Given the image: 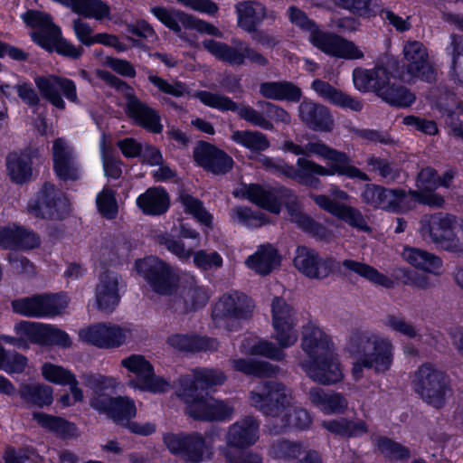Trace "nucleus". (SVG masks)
Segmentation results:
<instances>
[{"instance_id":"f257e3e1","label":"nucleus","mask_w":463,"mask_h":463,"mask_svg":"<svg viewBox=\"0 0 463 463\" xmlns=\"http://www.w3.org/2000/svg\"><path fill=\"white\" fill-rule=\"evenodd\" d=\"M281 149L296 156H317L326 161L329 166L325 167L303 157L297 160L298 169L287 165L282 160L265 156H260L257 159L267 170L297 179L301 184L310 186H316L319 183L318 180L310 177L313 175L325 176L337 174L367 180L365 174L351 165V160L346 154L333 149L322 142H308L305 146H301L292 141H286L283 143Z\"/></svg>"},{"instance_id":"f03ea898","label":"nucleus","mask_w":463,"mask_h":463,"mask_svg":"<svg viewBox=\"0 0 463 463\" xmlns=\"http://www.w3.org/2000/svg\"><path fill=\"white\" fill-rule=\"evenodd\" d=\"M136 270L156 294L182 300L187 310L204 306L208 295L192 274L177 271L155 256L136 261Z\"/></svg>"},{"instance_id":"7ed1b4c3","label":"nucleus","mask_w":463,"mask_h":463,"mask_svg":"<svg viewBox=\"0 0 463 463\" xmlns=\"http://www.w3.org/2000/svg\"><path fill=\"white\" fill-rule=\"evenodd\" d=\"M298 365L315 382L333 384L343 379V368L332 338L318 326L308 322L302 328Z\"/></svg>"},{"instance_id":"20e7f679","label":"nucleus","mask_w":463,"mask_h":463,"mask_svg":"<svg viewBox=\"0 0 463 463\" xmlns=\"http://www.w3.org/2000/svg\"><path fill=\"white\" fill-rule=\"evenodd\" d=\"M224 380L222 372L206 368L195 370L193 379L184 377L180 380L178 395L187 404L190 416L206 420H224L231 417L232 406L210 396H200L203 391L222 384Z\"/></svg>"},{"instance_id":"39448f33","label":"nucleus","mask_w":463,"mask_h":463,"mask_svg":"<svg viewBox=\"0 0 463 463\" xmlns=\"http://www.w3.org/2000/svg\"><path fill=\"white\" fill-rule=\"evenodd\" d=\"M271 325L273 327V338L279 346L267 340L248 336L241 344V353L249 355H262L275 360H281L284 357L282 349L294 345L298 340L296 313L282 298H275L272 300Z\"/></svg>"},{"instance_id":"423d86ee","label":"nucleus","mask_w":463,"mask_h":463,"mask_svg":"<svg viewBox=\"0 0 463 463\" xmlns=\"http://www.w3.org/2000/svg\"><path fill=\"white\" fill-rule=\"evenodd\" d=\"M345 350L354 358L352 374L355 380L364 369L383 373L392 362V345L389 339L367 332H354L347 338Z\"/></svg>"},{"instance_id":"0eeeda50","label":"nucleus","mask_w":463,"mask_h":463,"mask_svg":"<svg viewBox=\"0 0 463 463\" xmlns=\"http://www.w3.org/2000/svg\"><path fill=\"white\" fill-rule=\"evenodd\" d=\"M250 399L253 406L268 415L279 419L284 427L304 429L311 422L308 412L295 407L288 392L279 383L258 385L251 392Z\"/></svg>"},{"instance_id":"6e6552de","label":"nucleus","mask_w":463,"mask_h":463,"mask_svg":"<svg viewBox=\"0 0 463 463\" xmlns=\"http://www.w3.org/2000/svg\"><path fill=\"white\" fill-rule=\"evenodd\" d=\"M85 385L92 391L90 402L95 410L108 414L117 422L136 416L137 409L133 400L128 397L110 396L120 385L118 378L91 374L85 377Z\"/></svg>"},{"instance_id":"1a4fd4ad","label":"nucleus","mask_w":463,"mask_h":463,"mask_svg":"<svg viewBox=\"0 0 463 463\" xmlns=\"http://www.w3.org/2000/svg\"><path fill=\"white\" fill-rule=\"evenodd\" d=\"M288 15L291 24L309 33V42L324 53L346 60H357L364 57L363 51L354 43L336 34L318 30L302 10L290 6Z\"/></svg>"},{"instance_id":"9d476101","label":"nucleus","mask_w":463,"mask_h":463,"mask_svg":"<svg viewBox=\"0 0 463 463\" xmlns=\"http://www.w3.org/2000/svg\"><path fill=\"white\" fill-rule=\"evenodd\" d=\"M24 23L33 29L32 40L48 52L55 51L70 58H79L82 48L76 47L61 37V29L52 23V17L43 12L27 11L21 15Z\"/></svg>"},{"instance_id":"9b49d317","label":"nucleus","mask_w":463,"mask_h":463,"mask_svg":"<svg viewBox=\"0 0 463 463\" xmlns=\"http://www.w3.org/2000/svg\"><path fill=\"white\" fill-rule=\"evenodd\" d=\"M236 196H242L269 211L271 213L278 214L281 209V202L287 203V210L290 215L291 221L298 223L304 230L310 232H315L316 224L307 216L303 215L295 203V196L288 194V191H282L279 194L276 191L263 188L258 184H244L234 192Z\"/></svg>"},{"instance_id":"f8f14e48","label":"nucleus","mask_w":463,"mask_h":463,"mask_svg":"<svg viewBox=\"0 0 463 463\" xmlns=\"http://www.w3.org/2000/svg\"><path fill=\"white\" fill-rule=\"evenodd\" d=\"M420 232L452 252L463 251V220L439 213L426 215L420 221Z\"/></svg>"},{"instance_id":"ddd939ff","label":"nucleus","mask_w":463,"mask_h":463,"mask_svg":"<svg viewBox=\"0 0 463 463\" xmlns=\"http://www.w3.org/2000/svg\"><path fill=\"white\" fill-rule=\"evenodd\" d=\"M412 387L424 402L436 408L444 406L452 394L447 374L430 364H423L416 371Z\"/></svg>"},{"instance_id":"4468645a","label":"nucleus","mask_w":463,"mask_h":463,"mask_svg":"<svg viewBox=\"0 0 463 463\" xmlns=\"http://www.w3.org/2000/svg\"><path fill=\"white\" fill-rule=\"evenodd\" d=\"M120 364L129 373L135 375V379L128 382L130 387L154 393L169 390V383L162 377L155 375L152 364L144 356L131 354L123 358Z\"/></svg>"},{"instance_id":"2eb2a0df","label":"nucleus","mask_w":463,"mask_h":463,"mask_svg":"<svg viewBox=\"0 0 463 463\" xmlns=\"http://www.w3.org/2000/svg\"><path fill=\"white\" fill-rule=\"evenodd\" d=\"M100 78L114 85L118 91L126 97V108L128 114L139 125L154 133H160L163 126L160 123L158 114L150 108L142 104L134 95L133 90L119 81L118 79L106 71H99Z\"/></svg>"},{"instance_id":"dca6fc26","label":"nucleus","mask_w":463,"mask_h":463,"mask_svg":"<svg viewBox=\"0 0 463 463\" xmlns=\"http://www.w3.org/2000/svg\"><path fill=\"white\" fill-rule=\"evenodd\" d=\"M164 442L172 453L179 454L188 461L200 462L209 459L213 455V436L211 434L205 437L197 434L188 437L166 434Z\"/></svg>"},{"instance_id":"f3484780","label":"nucleus","mask_w":463,"mask_h":463,"mask_svg":"<svg viewBox=\"0 0 463 463\" xmlns=\"http://www.w3.org/2000/svg\"><path fill=\"white\" fill-rule=\"evenodd\" d=\"M329 193L333 199L324 194H312L311 198L321 209L343 220L349 225L363 232L370 230L362 213L357 209L336 202V200L346 201L349 198L345 192L336 186H331Z\"/></svg>"},{"instance_id":"a211bd4d","label":"nucleus","mask_w":463,"mask_h":463,"mask_svg":"<svg viewBox=\"0 0 463 463\" xmlns=\"http://www.w3.org/2000/svg\"><path fill=\"white\" fill-rule=\"evenodd\" d=\"M69 305L65 295H37L13 302L14 310L26 317H52L61 315Z\"/></svg>"},{"instance_id":"6ab92c4d","label":"nucleus","mask_w":463,"mask_h":463,"mask_svg":"<svg viewBox=\"0 0 463 463\" xmlns=\"http://www.w3.org/2000/svg\"><path fill=\"white\" fill-rule=\"evenodd\" d=\"M80 340L101 348L118 347L132 337V330L128 326L114 324H95L80 329Z\"/></svg>"},{"instance_id":"aec40b11","label":"nucleus","mask_w":463,"mask_h":463,"mask_svg":"<svg viewBox=\"0 0 463 463\" xmlns=\"http://www.w3.org/2000/svg\"><path fill=\"white\" fill-rule=\"evenodd\" d=\"M69 210L67 200L52 184H45L27 205L28 213L37 218H60Z\"/></svg>"},{"instance_id":"412c9836","label":"nucleus","mask_w":463,"mask_h":463,"mask_svg":"<svg viewBox=\"0 0 463 463\" xmlns=\"http://www.w3.org/2000/svg\"><path fill=\"white\" fill-rule=\"evenodd\" d=\"M151 13L167 28L180 33L182 28L194 29L199 33L222 37V33L211 24L194 18V16L175 9L153 7Z\"/></svg>"},{"instance_id":"4be33fe9","label":"nucleus","mask_w":463,"mask_h":463,"mask_svg":"<svg viewBox=\"0 0 463 463\" xmlns=\"http://www.w3.org/2000/svg\"><path fill=\"white\" fill-rule=\"evenodd\" d=\"M383 205L382 209L403 213L412 209L417 203L431 207H441L444 199L439 194H418L416 191L402 189H384Z\"/></svg>"},{"instance_id":"5701e85b","label":"nucleus","mask_w":463,"mask_h":463,"mask_svg":"<svg viewBox=\"0 0 463 463\" xmlns=\"http://www.w3.org/2000/svg\"><path fill=\"white\" fill-rule=\"evenodd\" d=\"M234 43V47H232L221 42L205 40L203 47L217 59L232 65L243 64L246 59L259 65L266 64V58L247 44L241 42Z\"/></svg>"},{"instance_id":"b1692460","label":"nucleus","mask_w":463,"mask_h":463,"mask_svg":"<svg viewBox=\"0 0 463 463\" xmlns=\"http://www.w3.org/2000/svg\"><path fill=\"white\" fill-rule=\"evenodd\" d=\"M403 59L406 63L408 80H430L433 69L430 62L429 53L424 44L418 41H409L403 45Z\"/></svg>"},{"instance_id":"393cba45","label":"nucleus","mask_w":463,"mask_h":463,"mask_svg":"<svg viewBox=\"0 0 463 463\" xmlns=\"http://www.w3.org/2000/svg\"><path fill=\"white\" fill-rule=\"evenodd\" d=\"M53 170L56 175L64 181L77 180L82 175L73 147L62 138H57L52 144Z\"/></svg>"},{"instance_id":"a878e982","label":"nucleus","mask_w":463,"mask_h":463,"mask_svg":"<svg viewBox=\"0 0 463 463\" xmlns=\"http://www.w3.org/2000/svg\"><path fill=\"white\" fill-rule=\"evenodd\" d=\"M251 308V301L246 296L239 293L225 295L215 304L213 320L218 326H228L234 318L245 317Z\"/></svg>"},{"instance_id":"bb28decb","label":"nucleus","mask_w":463,"mask_h":463,"mask_svg":"<svg viewBox=\"0 0 463 463\" xmlns=\"http://www.w3.org/2000/svg\"><path fill=\"white\" fill-rule=\"evenodd\" d=\"M391 78L388 68L383 64H378L373 69L359 67L353 71L354 88L364 93L373 91L379 97L390 84Z\"/></svg>"},{"instance_id":"cd10ccee","label":"nucleus","mask_w":463,"mask_h":463,"mask_svg":"<svg viewBox=\"0 0 463 463\" xmlns=\"http://www.w3.org/2000/svg\"><path fill=\"white\" fill-rule=\"evenodd\" d=\"M34 82L41 94L58 109H63L65 105L59 91H62L69 100H77L76 86L71 80L46 76L36 77Z\"/></svg>"},{"instance_id":"c85d7f7f","label":"nucleus","mask_w":463,"mask_h":463,"mask_svg":"<svg viewBox=\"0 0 463 463\" xmlns=\"http://www.w3.org/2000/svg\"><path fill=\"white\" fill-rule=\"evenodd\" d=\"M197 165L213 174H224L233 165V160L223 151L207 143H199L194 151Z\"/></svg>"},{"instance_id":"c756f323","label":"nucleus","mask_w":463,"mask_h":463,"mask_svg":"<svg viewBox=\"0 0 463 463\" xmlns=\"http://www.w3.org/2000/svg\"><path fill=\"white\" fill-rule=\"evenodd\" d=\"M119 278L112 271H105L99 276L95 290V304L102 312H111L118 305Z\"/></svg>"},{"instance_id":"7c9ffc66","label":"nucleus","mask_w":463,"mask_h":463,"mask_svg":"<svg viewBox=\"0 0 463 463\" xmlns=\"http://www.w3.org/2000/svg\"><path fill=\"white\" fill-rule=\"evenodd\" d=\"M294 266L304 275L312 279L326 278L330 272V263L308 248L299 247L294 258Z\"/></svg>"},{"instance_id":"2f4dec72","label":"nucleus","mask_w":463,"mask_h":463,"mask_svg":"<svg viewBox=\"0 0 463 463\" xmlns=\"http://www.w3.org/2000/svg\"><path fill=\"white\" fill-rule=\"evenodd\" d=\"M257 431L258 425L252 419H245L232 425L226 437L229 449H234L236 455L241 454L240 449L256 442Z\"/></svg>"},{"instance_id":"473e14b6","label":"nucleus","mask_w":463,"mask_h":463,"mask_svg":"<svg viewBox=\"0 0 463 463\" xmlns=\"http://www.w3.org/2000/svg\"><path fill=\"white\" fill-rule=\"evenodd\" d=\"M301 120L314 130L329 131L333 119L328 109L310 100H303L298 107Z\"/></svg>"},{"instance_id":"72a5a7b5","label":"nucleus","mask_w":463,"mask_h":463,"mask_svg":"<svg viewBox=\"0 0 463 463\" xmlns=\"http://www.w3.org/2000/svg\"><path fill=\"white\" fill-rule=\"evenodd\" d=\"M137 206L146 215H161L170 206V197L163 187H150L136 199Z\"/></svg>"},{"instance_id":"f704fd0d","label":"nucleus","mask_w":463,"mask_h":463,"mask_svg":"<svg viewBox=\"0 0 463 463\" xmlns=\"http://www.w3.org/2000/svg\"><path fill=\"white\" fill-rule=\"evenodd\" d=\"M280 256L271 245L260 246L257 250L245 260V265L260 275H268L280 265Z\"/></svg>"},{"instance_id":"c9c22d12","label":"nucleus","mask_w":463,"mask_h":463,"mask_svg":"<svg viewBox=\"0 0 463 463\" xmlns=\"http://www.w3.org/2000/svg\"><path fill=\"white\" fill-rule=\"evenodd\" d=\"M312 89L321 98L335 106L347 108L356 112L361 111L363 109V103L360 100L344 93L321 80H315L312 82Z\"/></svg>"},{"instance_id":"e433bc0d","label":"nucleus","mask_w":463,"mask_h":463,"mask_svg":"<svg viewBox=\"0 0 463 463\" xmlns=\"http://www.w3.org/2000/svg\"><path fill=\"white\" fill-rule=\"evenodd\" d=\"M6 169L14 183L27 182L33 175L30 154L27 151L10 153L6 157Z\"/></svg>"},{"instance_id":"4c0bfd02","label":"nucleus","mask_w":463,"mask_h":463,"mask_svg":"<svg viewBox=\"0 0 463 463\" xmlns=\"http://www.w3.org/2000/svg\"><path fill=\"white\" fill-rule=\"evenodd\" d=\"M402 259L416 269L438 274L442 267L439 258L426 250L405 247L402 252Z\"/></svg>"},{"instance_id":"58836bf2","label":"nucleus","mask_w":463,"mask_h":463,"mask_svg":"<svg viewBox=\"0 0 463 463\" xmlns=\"http://www.w3.org/2000/svg\"><path fill=\"white\" fill-rule=\"evenodd\" d=\"M309 400L325 414L341 413L347 407V402L341 394L326 393L318 387L309 391Z\"/></svg>"},{"instance_id":"ea45409f","label":"nucleus","mask_w":463,"mask_h":463,"mask_svg":"<svg viewBox=\"0 0 463 463\" xmlns=\"http://www.w3.org/2000/svg\"><path fill=\"white\" fill-rule=\"evenodd\" d=\"M238 23L246 31H252L266 15L265 7L259 2L245 1L236 5Z\"/></svg>"},{"instance_id":"a19ab883","label":"nucleus","mask_w":463,"mask_h":463,"mask_svg":"<svg viewBox=\"0 0 463 463\" xmlns=\"http://www.w3.org/2000/svg\"><path fill=\"white\" fill-rule=\"evenodd\" d=\"M260 91L267 99L277 100L298 101L301 91L291 82H266L260 85Z\"/></svg>"},{"instance_id":"79ce46f5","label":"nucleus","mask_w":463,"mask_h":463,"mask_svg":"<svg viewBox=\"0 0 463 463\" xmlns=\"http://www.w3.org/2000/svg\"><path fill=\"white\" fill-rule=\"evenodd\" d=\"M19 395L27 402L43 407L52 404L53 389L47 384L39 383H24L20 387Z\"/></svg>"},{"instance_id":"37998d69","label":"nucleus","mask_w":463,"mask_h":463,"mask_svg":"<svg viewBox=\"0 0 463 463\" xmlns=\"http://www.w3.org/2000/svg\"><path fill=\"white\" fill-rule=\"evenodd\" d=\"M231 139L251 152L264 151L270 145L267 137L259 131L235 130L232 132Z\"/></svg>"},{"instance_id":"c03bdc74","label":"nucleus","mask_w":463,"mask_h":463,"mask_svg":"<svg viewBox=\"0 0 463 463\" xmlns=\"http://www.w3.org/2000/svg\"><path fill=\"white\" fill-rule=\"evenodd\" d=\"M168 343L175 348L184 351H207L217 347V342L213 339L185 335H172L169 337Z\"/></svg>"},{"instance_id":"a18cd8bd","label":"nucleus","mask_w":463,"mask_h":463,"mask_svg":"<svg viewBox=\"0 0 463 463\" xmlns=\"http://www.w3.org/2000/svg\"><path fill=\"white\" fill-rule=\"evenodd\" d=\"M74 13L97 21L111 18L110 6L102 0H78Z\"/></svg>"},{"instance_id":"49530a36","label":"nucleus","mask_w":463,"mask_h":463,"mask_svg":"<svg viewBox=\"0 0 463 463\" xmlns=\"http://www.w3.org/2000/svg\"><path fill=\"white\" fill-rule=\"evenodd\" d=\"M99 151L105 176L112 179L119 178L122 174L120 161L113 156L110 139L105 133L100 137Z\"/></svg>"},{"instance_id":"de8ad7c7","label":"nucleus","mask_w":463,"mask_h":463,"mask_svg":"<svg viewBox=\"0 0 463 463\" xmlns=\"http://www.w3.org/2000/svg\"><path fill=\"white\" fill-rule=\"evenodd\" d=\"M343 266L358 274L359 276L368 279L373 284L390 288L392 286V280L384 274L380 273L374 268L362 262H358L352 260H346L343 262Z\"/></svg>"},{"instance_id":"09e8293b","label":"nucleus","mask_w":463,"mask_h":463,"mask_svg":"<svg viewBox=\"0 0 463 463\" xmlns=\"http://www.w3.org/2000/svg\"><path fill=\"white\" fill-rule=\"evenodd\" d=\"M382 99L392 106L408 107L411 106L414 100L415 96L410 92L406 88L398 86L396 87L390 81L386 89L382 91L380 96Z\"/></svg>"},{"instance_id":"8fccbe9b","label":"nucleus","mask_w":463,"mask_h":463,"mask_svg":"<svg viewBox=\"0 0 463 463\" xmlns=\"http://www.w3.org/2000/svg\"><path fill=\"white\" fill-rule=\"evenodd\" d=\"M40 370L42 377L53 384L65 385L66 383L74 381V373L59 364L46 362L42 364Z\"/></svg>"},{"instance_id":"3c124183","label":"nucleus","mask_w":463,"mask_h":463,"mask_svg":"<svg viewBox=\"0 0 463 463\" xmlns=\"http://www.w3.org/2000/svg\"><path fill=\"white\" fill-rule=\"evenodd\" d=\"M335 4L361 16L375 14L381 9V0H334Z\"/></svg>"},{"instance_id":"603ef678","label":"nucleus","mask_w":463,"mask_h":463,"mask_svg":"<svg viewBox=\"0 0 463 463\" xmlns=\"http://www.w3.org/2000/svg\"><path fill=\"white\" fill-rule=\"evenodd\" d=\"M45 324L23 321L15 325L14 330L19 336V341L31 343H43L46 329Z\"/></svg>"},{"instance_id":"864d4df0","label":"nucleus","mask_w":463,"mask_h":463,"mask_svg":"<svg viewBox=\"0 0 463 463\" xmlns=\"http://www.w3.org/2000/svg\"><path fill=\"white\" fill-rule=\"evenodd\" d=\"M448 52L452 56L451 76L463 84V37L452 35Z\"/></svg>"},{"instance_id":"5fc2aeb1","label":"nucleus","mask_w":463,"mask_h":463,"mask_svg":"<svg viewBox=\"0 0 463 463\" xmlns=\"http://www.w3.org/2000/svg\"><path fill=\"white\" fill-rule=\"evenodd\" d=\"M233 367L240 372L255 376H271L276 373L277 368L269 363L238 359L233 362Z\"/></svg>"},{"instance_id":"6e6d98bb","label":"nucleus","mask_w":463,"mask_h":463,"mask_svg":"<svg viewBox=\"0 0 463 463\" xmlns=\"http://www.w3.org/2000/svg\"><path fill=\"white\" fill-rule=\"evenodd\" d=\"M179 200L186 213L193 215L200 223L206 226L211 225L213 220L212 215L205 211L197 199L183 193L180 194Z\"/></svg>"},{"instance_id":"4d7b16f0","label":"nucleus","mask_w":463,"mask_h":463,"mask_svg":"<svg viewBox=\"0 0 463 463\" xmlns=\"http://www.w3.org/2000/svg\"><path fill=\"white\" fill-rule=\"evenodd\" d=\"M205 106L226 111L237 109V105L228 97L209 91H198L194 95Z\"/></svg>"},{"instance_id":"13d9d810","label":"nucleus","mask_w":463,"mask_h":463,"mask_svg":"<svg viewBox=\"0 0 463 463\" xmlns=\"http://www.w3.org/2000/svg\"><path fill=\"white\" fill-rule=\"evenodd\" d=\"M96 203L102 216L107 219H113L117 216L118 205L113 191L105 187L98 194Z\"/></svg>"},{"instance_id":"bf43d9fd","label":"nucleus","mask_w":463,"mask_h":463,"mask_svg":"<svg viewBox=\"0 0 463 463\" xmlns=\"http://www.w3.org/2000/svg\"><path fill=\"white\" fill-rule=\"evenodd\" d=\"M231 217L233 222H239L248 227H258L267 222L264 215L254 213L248 207H235L232 210Z\"/></svg>"},{"instance_id":"052dcab7","label":"nucleus","mask_w":463,"mask_h":463,"mask_svg":"<svg viewBox=\"0 0 463 463\" xmlns=\"http://www.w3.org/2000/svg\"><path fill=\"white\" fill-rule=\"evenodd\" d=\"M440 186L439 177L430 167L422 169L417 178L418 194H437L432 191Z\"/></svg>"},{"instance_id":"680f3d73","label":"nucleus","mask_w":463,"mask_h":463,"mask_svg":"<svg viewBox=\"0 0 463 463\" xmlns=\"http://www.w3.org/2000/svg\"><path fill=\"white\" fill-rule=\"evenodd\" d=\"M159 242L181 260L186 261L194 254V247H186L183 241L168 235L161 236Z\"/></svg>"},{"instance_id":"e2e57ef3","label":"nucleus","mask_w":463,"mask_h":463,"mask_svg":"<svg viewBox=\"0 0 463 463\" xmlns=\"http://www.w3.org/2000/svg\"><path fill=\"white\" fill-rule=\"evenodd\" d=\"M384 325L390 330L406 337L412 338L417 334L414 326L402 317L390 315L385 318Z\"/></svg>"},{"instance_id":"0e129e2a","label":"nucleus","mask_w":463,"mask_h":463,"mask_svg":"<svg viewBox=\"0 0 463 463\" xmlns=\"http://www.w3.org/2000/svg\"><path fill=\"white\" fill-rule=\"evenodd\" d=\"M27 364L26 358L19 354L6 355L4 350L0 352V369L8 373H22Z\"/></svg>"},{"instance_id":"69168bd1","label":"nucleus","mask_w":463,"mask_h":463,"mask_svg":"<svg viewBox=\"0 0 463 463\" xmlns=\"http://www.w3.org/2000/svg\"><path fill=\"white\" fill-rule=\"evenodd\" d=\"M234 111H236L241 118L245 119L246 121L250 122L254 126L260 127L264 129L273 128V125L270 122V120L267 119L264 116H262L257 110L249 106H237V109H235Z\"/></svg>"},{"instance_id":"338daca9","label":"nucleus","mask_w":463,"mask_h":463,"mask_svg":"<svg viewBox=\"0 0 463 463\" xmlns=\"http://www.w3.org/2000/svg\"><path fill=\"white\" fill-rule=\"evenodd\" d=\"M21 226L8 224L0 227V247L3 249L16 250Z\"/></svg>"},{"instance_id":"774afa93","label":"nucleus","mask_w":463,"mask_h":463,"mask_svg":"<svg viewBox=\"0 0 463 463\" xmlns=\"http://www.w3.org/2000/svg\"><path fill=\"white\" fill-rule=\"evenodd\" d=\"M149 81L156 86L161 92L169 94L175 97H181L186 93V88L179 81L170 83L164 79L150 75L148 77Z\"/></svg>"}]
</instances>
